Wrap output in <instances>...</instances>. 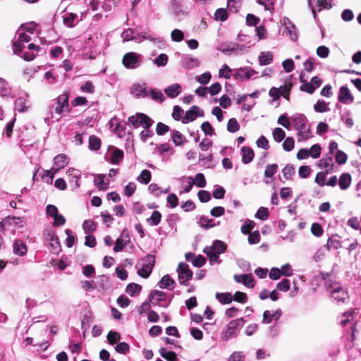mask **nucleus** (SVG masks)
Returning <instances> with one entry per match:
<instances>
[{
  "label": "nucleus",
  "mask_w": 361,
  "mask_h": 361,
  "mask_svg": "<svg viewBox=\"0 0 361 361\" xmlns=\"http://www.w3.org/2000/svg\"><path fill=\"white\" fill-rule=\"evenodd\" d=\"M212 78V75L209 72H205L202 73V75L197 76L195 78V80L197 82L202 85H207L209 83Z\"/></svg>",
  "instance_id": "nucleus-48"
},
{
  "label": "nucleus",
  "mask_w": 361,
  "mask_h": 361,
  "mask_svg": "<svg viewBox=\"0 0 361 361\" xmlns=\"http://www.w3.org/2000/svg\"><path fill=\"white\" fill-rule=\"evenodd\" d=\"M161 288H169L170 287L172 289L175 285V281L171 279L169 275L166 274L164 276L159 283Z\"/></svg>",
  "instance_id": "nucleus-31"
},
{
  "label": "nucleus",
  "mask_w": 361,
  "mask_h": 361,
  "mask_svg": "<svg viewBox=\"0 0 361 361\" xmlns=\"http://www.w3.org/2000/svg\"><path fill=\"white\" fill-rule=\"evenodd\" d=\"M317 55L320 58H326L330 54V50L326 46H319L316 50Z\"/></svg>",
  "instance_id": "nucleus-59"
},
{
  "label": "nucleus",
  "mask_w": 361,
  "mask_h": 361,
  "mask_svg": "<svg viewBox=\"0 0 361 361\" xmlns=\"http://www.w3.org/2000/svg\"><path fill=\"white\" fill-rule=\"evenodd\" d=\"M13 252L16 255L23 256L27 252V248L25 244L20 240H17L13 244Z\"/></svg>",
  "instance_id": "nucleus-24"
},
{
  "label": "nucleus",
  "mask_w": 361,
  "mask_h": 361,
  "mask_svg": "<svg viewBox=\"0 0 361 361\" xmlns=\"http://www.w3.org/2000/svg\"><path fill=\"white\" fill-rule=\"evenodd\" d=\"M66 175L69 178L70 183H74L75 184V187L77 188L80 186L79 180L80 175L78 173L77 170H75L74 168H69L66 171Z\"/></svg>",
  "instance_id": "nucleus-25"
},
{
  "label": "nucleus",
  "mask_w": 361,
  "mask_h": 361,
  "mask_svg": "<svg viewBox=\"0 0 361 361\" xmlns=\"http://www.w3.org/2000/svg\"><path fill=\"white\" fill-rule=\"evenodd\" d=\"M242 161L247 164L251 162L254 158L253 150L247 147H243L241 148Z\"/></svg>",
  "instance_id": "nucleus-23"
},
{
  "label": "nucleus",
  "mask_w": 361,
  "mask_h": 361,
  "mask_svg": "<svg viewBox=\"0 0 361 361\" xmlns=\"http://www.w3.org/2000/svg\"><path fill=\"white\" fill-rule=\"evenodd\" d=\"M338 99L340 102L343 104H349L353 103L354 97L351 94L350 90L347 87L342 86L340 87L339 90Z\"/></svg>",
  "instance_id": "nucleus-12"
},
{
  "label": "nucleus",
  "mask_w": 361,
  "mask_h": 361,
  "mask_svg": "<svg viewBox=\"0 0 361 361\" xmlns=\"http://www.w3.org/2000/svg\"><path fill=\"white\" fill-rule=\"evenodd\" d=\"M274 140L276 142H281L286 137L285 131L281 128H276L272 132Z\"/></svg>",
  "instance_id": "nucleus-38"
},
{
  "label": "nucleus",
  "mask_w": 361,
  "mask_h": 361,
  "mask_svg": "<svg viewBox=\"0 0 361 361\" xmlns=\"http://www.w3.org/2000/svg\"><path fill=\"white\" fill-rule=\"evenodd\" d=\"M0 95L1 97H13L11 87L8 86V82L3 78H0Z\"/></svg>",
  "instance_id": "nucleus-26"
},
{
  "label": "nucleus",
  "mask_w": 361,
  "mask_h": 361,
  "mask_svg": "<svg viewBox=\"0 0 361 361\" xmlns=\"http://www.w3.org/2000/svg\"><path fill=\"white\" fill-rule=\"evenodd\" d=\"M151 172L148 170H142L140 174L137 176V180L142 184H147L151 180Z\"/></svg>",
  "instance_id": "nucleus-33"
},
{
  "label": "nucleus",
  "mask_w": 361,
  "mask_h": 361,
  "mask_svg": "<svg viewBox=\"0 0 361 361\" xmlns=\"http://www.w3.org/2000/svg\"><path fill=\"white\" fill-rule=\"evenodd\" d=\"M212 222V219H210L206 216H201L199 219L198 224L201 227L209 228L214 226Z\"/></svg>",
  "instance_id": "nucleus-54"
},
{
  "label": "nucleus",
  "mask_w": 361,
  "mask_h": 361,
  "mask_svg": "<svg viewBox=\"0 0 361 361\" xmlns=\"http://www.w3.org/2000/svg\"><path fill=\"white\" fill-rule=\"evenodd\" d=\"M325 249L329 250L330 247L329 245V243L326 246H324L323 247H321L314 254L313 258L315 262H320L323 259L324 255H325Z\"/></svg>",
  "instance_id": "nucleus-47"
},
{
  "label": "nucleus",
  "mask_w": 361,
  "mask_h": 361,
  "mask_svg": "<svg viewBox=\"0 0 361 361\" xmlns=\"http://www.w3.org/2000/svg\"><path fill=\"white\" fill-rule=\"evenodd\" d=\"M155 257L154 255H147L143 257L137 264V274L144 279H147L152 273L154 266Z\"/></svg>",
  "instance_id": "nucleus-3"
},
{
  "label": "nucleus",
  "mask_w": 361,
  "mask_h": 361,
  "mask_svg": "<svg viewBox=\"0 0 361 361\" xmlns=\"http://www.w3.org/2000/svg\"><path fill=\"white\" fill-rule=\"evenodd\" d=\"M248 242L250 244H257L260 241V234L258 231L248 233Z\"/></svg>",
  "instance_id": "nucleus-60"
},
{
  "label": "nucleus",
  "mask_w": 361,
  "mask_h": 361,
  "mask_svg": "<svg viewBox=\"0 0 361 361\" xmlns=\"http://www.w3.org/2000/svg\"><path fill=\"white\" fill-rule=\"evenodd\" d=\"M195 184L199 188H204L206 185V180L203 173H198L196 174L194 179Z\"/></svg>",
  "instance_id": "nucleus-53"
},
{
  "label": "nucleus",
  "mask_w": 361,
  "mask_h": 361,
  "mask_svg": "<svg viewBox=\"0 0 361 361\" xmlns=\"http://www.w3.org/2000/svg\"><path fill=\"white\" fill-rule=\"evenodd\" d=\"M25 221L21 217H16V216H8L3 220V223L1 224H8L9 226H13L17 227H23Z\"/></svg>",
  "instance_id": "nucleus-21"
},
{
  "label": "nucleus",
  "mask_w": 361,
  "mask_h": 361,
  "mask_svg": "<svg viewBox=\"0 0 361 361\" xmlns=\"http://www.w3.org/2000/svg\"><path fill=\"white\" fill-rule=\"evenodd\" d=\"M17 39L13 42V49L15 54H18L23 50L24 43H27L30 40V36L29 34L18 31L17 32Z\"/></svg>",
  "instance_id": "nucleus-8"
},
{
  "label": "nucleus",
  "mask_w": 361,
  "mask_h": 361,
  "mask_svg": "<svg viewBox=\"0 0 361 361\" xmlns=\"http://www.w3.org/2000/svg\"><path fill=\"white\" fill-rule=\"evenodd\" d=\"M177 272L180 284L186 285V283L192 279V271L189 269L188 265L185 263H179Z\"/></svg>",
  "instance_id": "nucleus-7"
},
{
  "label": "nucleus",
  "mask_w": 361,
  "mask_h": 361,
  "mask_svg": "<svg viewBox=\"0 0 361 361\" xmlns=\"http://www.w3.org/2000/svg\"><path fill=\"white\" fill-rule=\"evenodd\" d=\"M309 150V156L313 159H317L320 157L322 152L321 147L317 145H313Z\"/></svg>",
  "instance_id": "nucleus-41"
},
{
  "label": "nucleus",
  "mask_w": 361,
  "mask_h": 361,
  "mask_svg": "<svg viewBox=\"0 0 361 361\" xmlns=\"http://www.w3.org/2000/svg\"><path fill=\"white\" fill-rule=\"evenodd\" d=\"M292 125L297 131L298 142L306 141L313 137L307 118L305 115L297 114L291 117Z\"/></svg>",
  "instance_id": "nucleus-1"
},
{
  "label": "nucleus",
  "mask_w": 361,
  "mask_h": 361,
  "mask_svg": "<svg viewBox=\"0 0 361 361\" xmlns=\"http://www.w3.org/2000/svg\"><path fill=\"white\" fill-rule=\"evenodd\" d=\"M168 62V56L165 54H159L154 60V63L157 66H164Z\"/></svg>",
  "instance_id": "nucleus-64"
},
{
  "label": "nucleus",
  "mask_w": 361,
  "mask_h": 361,
  "mask_svg": "<svg viewBox=\"0 0 361 361\" xmlns=\"http://www.w3.org/2000/svg\"><path fill=\"white\" fill-rule=\"evenodd\" d=\"M159 353L161 356L166 360L167 361H176V354L173 352L169 351L164 348H161L159 350Z\"/></svg>",
  "instance_id": "nucleus-35"
},
{
  "label": "nucleus",
  "mask_w": 361,
  "mask_h": 361,
  "mask_svg": "<svg viewBox=\"0 0 361 361\" xmlns=\"http://www.w3.org/2000/svg\"><path fill=\"white\" fill-rule=\"evenodd\" d=\"M273 61V56L270 51H262L259 56V63L260 66L270 64Z\"/></svg>",
  "instance_id": "nucleus-29"
},
{
  "label": "nucleus",
  "mask_w": 361,
  "mask_h": 361,
  "mask_svg": "<svg viewBox=\"0 0 361 361\" xmlns=\"http://www.w3.org/2000/svg\"><path fill=\"white\" fill-rule=\"evenodd\" d=\"M78 18V15L73 13H66L63 16V22L65 25L72 27L75 25V21Z\"/></svg>",
  "instance_id": "nucleus-30"
},
{
  "label": "nucleus",
  "mask_w": 361,
  "mask_h": 361,
  "mask_svg": "<svg viewBox=\"0 0 361 361\" xmlns=\"http://www.w3.org/2000/svg\"><path fill=\"white\" fill-rule=\"evenodd\" d=\"M105 176L99 174L94 179V183L99 189L105 190L108 188L109 183L104 182Z\"/></svg>",
  "instance_id": "nucleus-34"
},
{
  "label": "nucleus",
  "mask_w": 361,
  "mask_h": 361,
  "mask_svg": "<svg viewBox=\"0 0 361 361\" xmlns=\"http://www.w3.org/2000/svg\"><path fill=\"white\" fill-rule=\"evenodd\" d=\"M226 245L221 240H215L211 247H207L204 249V252H213L217 254H221L225 252Z\"/></svg>",
  "instance_id": "nucleus-17"
},
{
  "label": "nucleus",
  "mask_w": 361,
  "mask_h": 361,
  "mask_svg": "<svg viewBox=\"0 0 361 361\" xmlns=\"http://www.w3.org/2000/svg\"><path fill=\"white\" fill-rule=\"evenodd\" d=\"M181 92L182 87L178 83L172 84L164 89V93L170 98L177 97Z\"/></svg>",
  "instance_id": "nucleus-18"
},
{
  "label": "nucleus",
  "mask_w": 361,
  "mask_h": 361,
  "mask_svg": "<svg viewBox=\"0 0 361 361\" xmlns=\"http://www.w3.org/2000/svg\"><path fill=\"white\" fill-rule=\"evenodd\" d=\"M286 35L293 42L297 41L298 39V34L297 29L295 25H288V27L286 28Z\"/></svg>",
  "instance_id": "nucleus-40"
},
{
  "label": "nucleus",
  "mask_w": 361,
  "mask_h": 361,
  "mask_svg": "<svg viewBox=\"0 0 361 361\" xmlns=\"http://www.w3.org/2000/svg\"><path fill=\"white\" fill-rule=\"evenodd\" d=\"M69 163V159L65 154H60L54 158L53 168L58 173L59 171L65 168Z\"/></svg>",
  "instance_id": "nucleus-14"
},
{
  "label": "nucleus",
  "mask_w": 361,
  "mask_h": 361,
  "mask_svg": "<svg viewBox=\"0 0 361 361\" xmlns=\"http://www.w3.org/2000/svg\"><path fill=\"white\" fill-rule=\"evenodd\" d=\"M357 313V309H351L349 311L343 313L339 320L340 324L342 326H346L350 321L353 319L354 315Z\"/></svg>",
  "instance_id": "nucleus-20"
},
{
  "label": "nucleus",
  "mask_w": 361,
  "mask_h": 361,
  "mask_svg": "<svg viewBox=\"0 0 361 361\" xmlns=\"http://www.w3.org/2000/svg\"><path fill=\"white\" fill-rule=\"evenodd\" d=\"M282 172L286 179H290L295 173V169L293 165L288 164L283 169Z\"/></svg>",
  "instance_id": "nucleus-58"
},
{
  "label": "nucleus",
  "mask_w": 361,
  "mask_h": 361,
  "mask_svg": "<svg viewBox=\"0 0 361 361\" xmlns=\"http://www.w3.org/2000/svg\"><path fill=\"white\" fill-rule=\"evenodd\" d=\"M243 325V318L231 321L222 331L221 334V338L223 341H226L236 337Z\"/></svg>",
  "instance_id": "nucleus-2"
},
{
  "label": "nucleus",
  "mask_w": 361,
  "mask_h": 361,
  "mask_svg": "<svg viewBox=\"0 0 361 361\" xmlns=\"http://www.w3.org/2000/svg\"><path fill=\"white\" fill-rule=\"evenodd\" d=\"M255 223L252 220L246 219L241 226L240 231L242 233L246 235L250 233L251 230L255 226Z\"/></svg>",
  "instance_id": "nucleus-36"
},
{
  "label": "nucleus",
  "mask_w": 361,
  "mask_h": 361,
  "mask_svg": "<svg viewBox=\"0 0 361 361\" xmlns=\"http://www.w3.org/2000/svg\"><path fill=\"white\" fill-rule=\"evenodd\" d=\"M291 118L290 119L286 114L281 115L277 121V123L284 127L286 129H289L292 122H290Z\"/></svg>",
  "instance_id": "nucleus-46"
},
{
  "label": "nucleus",
  "mask_w": 361,
  "mask_h": 361,
  "mask_svg": "<svg viewBox=\"0 0 361 361\" xmlns=\"http://www.w3.org/2000/svg\"><path fill=\"white\" fill-rule=\"evenodd\" d=\"M172 140L176 146L181 145L184 140V136L178 131H173L172 133Z\"/></svg>",
  "instance_id": "nucleus-56"
},
{
  "label": "nucleus",
  "mask_w": 361,
  "mask_h": 361,
  "mask_svg": "<svg viewBox=\"0 0 361 361\" xmlns=\"http://www.w3.org/2000/svg\"><path fill=\"white\" fill-rule=\"evenodd\" d=\"M255 73L256 72L252 69L240 68L235 72L234 77L236 79L245 80L252 78Z\"/></svg>",
  "instance_id": "nucleus-19"
},
{
  "label": "nucleus",
  "mask_w": 361,
  "mask_h": 361,
  "mask_svg": "<svg viewBox=\"0 0 361 361\" xmlns=\"http://www.w3.org/2000/svg\"><path fill=\"white\" fill-rule=\"evenodd\" d=\"M100 140L96 136L91 135L89 138V148L92 150H97L100 148Z\"/></svg>",
  "instance_id": "nucleus-44"
},
{
  "label": "nucleus",
  "mask_w": 361,
  "mask_h": 361,
  "mask_svg": "<svg viewBox=\"0 0 361 361\" xmlns=\"http://www.w3.org/2000/svg\"><path fill=\"white\" fill-rule=\"evenodd\" d=\"M128 123L135 128L142 127L143 128H149L154 121L147 115L142 113H137L128 118Z\"/></svg>",
  "instance_id": "nucleus-5"
},
{
  "label": "nucleus",
  "mask_w": 361,
  "mask_h": 361,
  "mask_svg": "<svg viewBox=\"0 0 361 361\" xmlns=\"http://www.w3.org/2000/svg\"><path fill=\"white\" fill-rule=\"evenodd\" d=\"M216 298L219 300L220 303L224 305L231 303L233 300V296L230 293H216Z\"/></svg>",
  "instance_id": "nucleus-32"
},
{
  "label": "nucleus",
  "mask_w": 361,
  "mask_h": 361,
  "mask_svg": "<svg viewBox=\"0 0 361 361\" xmlns=\"http://www.w3.org/2000/svg\"><path fill=\"white\" fill-rule=\"evenodd\" d=\"M82 228L85 233L88 234L96 229V224L92 220H85L82 224Z\"/></svg>",
  "instance_id": "nucleus-42"
},
{
  "label": "nucleus",
  "mask_w": 361,
  "mask_h": 361,
  "mask_svg": "<svg viewBox=\"0 0 361 361\" xmlns=\"http://www.w3.org/2000/svg\"><path fill=\"white\" fill-rule=\"evenodd\" d=\"M47 240L49 242L50 252L58 253L60 251V243L58 237L51 231H47L45 233Z\"/></svg>",
  "instance_id": "nucleus-10"
},
{
  "label": "nucleus",
  "mask_w": 361,
  "mask_h": 361,
  "mask_svg": "<svg viewBox=\"0 0 361 361\" xmlns=\"http://www.w3.org/2000/svg\"><path fill=\"white\" fill-rule=\"evenodd\" d=\"M182 66L187 69H192L200 65V61L197 57L184 56L181 60Z\"/></svg>",
  "instance_id": "nucleus-15"
},
{
  "label": "nucleus",
  "mask_w": 361,
  "mask_h": 361,
  "mask_svg": "<svg viewBox=\"0 0 361 361\" xmlns=\"http://www.w3.org/2000/svg\"><path fill=\"white\" fill-rule=\"evenodd\" d=\"M351 183V176L349 173H343L339 178L338 185L341 190L348 189Z\"/></svg>",
  "instance_id": "nucleus-28"
},
{
  "label": "nucleus",
  "mask_w": 361,
  "mask_h": 361,
  "mask_svg": "<svg viewBox=\"0 0 361 361\" xmlns=\"http://www.w3.org/2000/svg\"><path fill=\"white\" fill-rule=\"evenodd\" d=\"M166 201L171 208H175L178 206V198L174 193L169 194L166 197Z\"/></svg>",
  "instance_id": "nucleus-63"
},
{
  "label": "nucleus",
  "mask_w": 361,
  "mask_h": 361,
  "mask_svg": "<svg viewBox=\"0 0 361 361\" xmlns=\"http://www.w3.org/2000/svg\"><path fill=\"white\" fill-rule=\"evenodd\" d=\"M131 92L136 97H144L147 95L146 87L145 84H134L131 88Z\"/></svg>",
  "instance_id": "nucleus-27"
},
{
  "label": "nucleus",
  "mask_w": 361,
  "mask_h": 361,
  "mask_svg": "<svg viewBox=\"0 0 361 361\" xmlns=\"http://www.w3.org/2000/svg\"><path fill=\"white\" fill-rule=\"evenodd\" d=\"M328 290L333 298L337 302H345L348 300V294L339 283H334L328 286Z\"/></svg>",
  "instance_id": "nucleus-4"
},
{
  "label": "nucleus",
  "mask_w": 361,
  "mask_h": 361,
  "mask_svg": "<svg viewBox=\"0 0 361 361\" xmlns=\"http://www.w3.org/2000/svg\"><path fill=\"white\" fill-rule=\"evenodd\" d=\"M124 157L123 151L113 147V152L111 154L110 161L113 164H118L123 159Z\"/></svg>",
  "instance_id": "nucleus-22"
},
{
  "label": "nucleus",
  "mask_w": 361,
  "mask_h": 361,
  "mask_svg": "<svg viewBox=\"0 0 361 361\" xmlns=\"http://www.w3.org/2000/svg\"><path fill=\"white\" fill-rule=\"evenodd\" d=\"M171 39L176 42H181L184 38L183 32L179 29H174L171 33Z\"/></svg>",
  "instance_id": "nucleus-51"
},
{
  "label": "nucleus",
  "mask_w": 361,
  "mask_h": 361,
  "mask_svg": "<svg viewBox=\"0 0 361 361\" xmlns=\"http://www.w3.org/2000/svg\"><path fill=\"white\" fill-rule=\"evenodd\" d=\"M121 37L123 39V42H128L130 40H135L136 42H140V39H139L137 37H133V30L131 28H128L126 30H124L121 35Z\"/></svg>",
  "instance_id": "nucleus-37"
},
{
  "label": "nucleus",
  "mask_w": 361,
  "mask_h": 361,
  "mask_svg": "<svg viewBox=\"0 0 361 361\" xmlns=\"http://www.w3.org/2000/svg\"><path fill=\"white\" fill-rule=\"evenodd\" d=\"M121 339L120 334L116 331H109L107 335V340L109 343L111 345L115 344Z\"/></svg>",
  "instance_id": "nucleus-57"
},
{
  "label": "nucleus",
  "mask_w": 361,
  "mask_h": 361,
  "mask_svg": "<svg viewBox=\"0 0 361 361\" xmlns=\"http://www.w3.org/2000/svg\"><path fill=\"white\" fill-rule=\"evenodd\" d=\"M141 56L135 52L126 54L122 59L123 66L128 69L137 68L141 63Z\"/></svg>",
  "instance_id": "nucleus-6"
},
{
  "label": "nucleus",
  "mask_w": 361,
  "mask_h": 361,
  "mask_svg": "<svg viewBox=\"0 0 361 361\" xmlns=\"http://www.w3.org/2000/svg\"><path fill=\"white\" fill-rule=\"evenodd\" d=\"M233 296V300L240 302V303H245L247 300V295L240 291H237L235 293V294Z\"/></svg>",
  "instance_id": "nucleus-61"
},
{
  "label": "nucleus",
  "mask_w": 361,
  "mask_h": 361,
  "mask_svg": "<svg viewBox=\"0 0 361 361\" xmlns=\"http://www.w3.org/2000/svg\"><path fill=\"white\" fill-rule=\"evenodd\" d=\"M233 279L235 282L242 283L248 288H252L255 286V281L251 274H235Z\"/></svg>",
  "instance_id": "nucleus-13"
},
{
  "label": "nucleus",
  "mask_w": 361,
  "mask_h": 361,
  "mask_svg": "<svg viewBox=\"0 0 361 361\" xmlns=\"http://www.w3.org/2000/svg\"><path fill=\"white\" fill-rule=\"evenodd\" d=\"M214 17L216 20L224 21L228 18V13L226 8H219L214 13Z\"/></svg>",
  "instance_id": "nucleus-50"
},
{
  "label": "nucleus",
  "mask_w": 361,
  "mask_h": 361,
  "mask_svg": "<svg viewBox=\"0 0 361 361\" xmlns=\"http://www.w3.org/2000/svg\"><path fill=\"white\" fill-rule=\"evenodd\" d=\"M15 109L19 112H23L27 109L25 97H19L16 100Z\"/></svg>",
  "instance_id": "nucleus-39"
},
{
  "label": "nucleus",
  "mask_w": 361,
  "mask_h": 361,
  "mask_svg": "<svg viewBox=\"0 0 361 361\" xmlns=\"http://www.w3.org/2000/svg\"><path fill=\"white\" fill-rule=\"evenodd\" d=\"M283 149L286 152H290L293 149L295 146V141L292 137H288L285 139L283 145Z\"/></svg>",
  "instance_id": "nucleus-49"
},
{
  "label": "nucleus",
  "mask_w": 361,
  "mask_h": 361,
  "mask_svg": "<svg viewBox=\"0 0 361 361\" xmlns=\"http://www.w3.org/2000/svg\"><path fill=\"white\" fill-rule=\"evenodd\" d=\"M240 128L239 123L235 118H230L227 123V130L231 133H235Z\"/></svg>",
  "instance_id": "nucleus-43"
},
{
  "label": "nucleus",
  "mask_w": 361,
  "mask_h": 361,
  "mask_svg": "<svg viewBox=\"0 0 361 361\" xmlns=\"http://www.w3.org/2000/svg\"><path fill=\"white\" fill-rule=\"evenodd\" d=\"M219 77H224L226 79H229L231 77L232 71L226 64H224L219 69Z\"/></svg>",
  "instance_id": "nucleus-52"
},
{
  "label": "nucleus",
  "mask_w": 361,
  "mask_h": 361,
  "mask_svg": "<svg viewBox=\"0 0 361 361\" xmlns=\"http://www.w3.org/2000/svg\"><path fill=\"white\" fill-rule=\"evenodd\" d=\"M278 166L275 164H269L267 166L264 175L266 177L271 178L275 174L277 171Z\"/></svg>",
  "instance_id": "nucleus-62"
},
{
  "label": "nucleus",
  "mask_w": 361,
  "mask_h": 361,
  "mask_svg": "<svg viewBox=\"0 0 361 361\" xmlns=\"http://www.w3.org/2000/svg\"><path fill=\"white\" fill-rule=\"evenodd\" d=\"M68 95L66 92L59 95L57 98L56 106L54 111L56 114H61L62 112L68 110Z\"/></svg>",
  "instance_id": "nucleus-11"
},
{
  "label": "nucleus",
  "mask_w": 361,
  "mask_h": 361,
  "mask_svg": "<svg viewBox=\"0 0 361 361\" xmlns=\"http://www.w3.org/2000/svg\"><path fill=\"white\" fill-rule=\"evenodd\" d=\"M255 217L261 220H267L269 217L268 209L264 207H260L255 214Z\"/></svg>",
  "instance_id": "nucleus-45"
},
{
  "label": "nucleus",
  "mask_w": 361,
  "mask_h": 361,
  "mask_svg": "<svg viewBox=\"0 0 361 361\" xmlns=\"http://www.w3.org/2000/svg\"><path fill=\"white\" fill-rule=\"evenodd\" d=\"M203 116V111L197 106L194 105L185 112V116L182 118V123H188L195 121L197 116L202 117Z\"/></svg>",
  "instance_id": "nucleus-9"
},
{
  "label": "nucleus",
  "mask_w": 361,
  "mask_h": 361,
  "mask_svg": "<svg viewBox=\"0 0 361 361\" xmlns=\"http://www.w3.org/2000/svg\"><path fill=\"white\" fill-rule=\"evenodd\" d=\"M282 314L281 310H277L274 312H271L269 310H265L263 313L262 323L264 324H270L272 320L277 321L279 319Z\"/></svg>",
  "instance_id": "nucleus-16"
},
{
  "label": "nucleus",
  "mask_w": 361,
  "mask_h": 361,
  "mask_svg": "<svg viewBox=\"0 0 361 361\" xmlns=\"http://www.w3.org/2000/svg\"><path fill=\"white\" fill-rule=\"evenodd\" d=\"M290 87H291V85L288 84V85H282V86L279 87V88H277V90H279L280 97L283 96L286 99H288Z\"/></svg>",
  "instance_id": "nucleus-55"
}]
</instances>
